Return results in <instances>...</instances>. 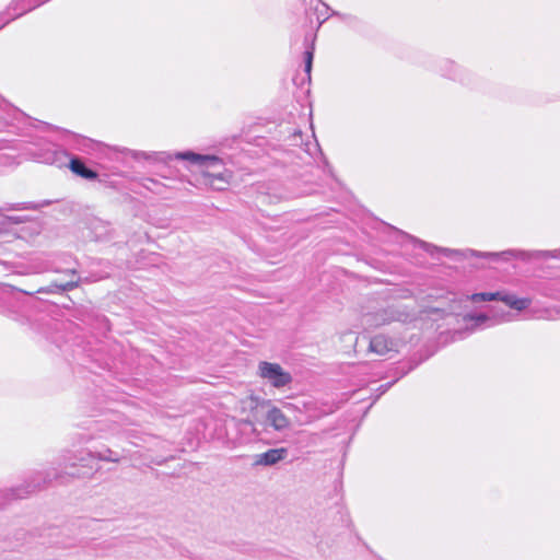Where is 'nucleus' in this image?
<instances>
[{
  "mask_svg": "<svg viewBox=\"0 0 560 560\" xmlns=\"http://www.w3.org/2000/svg\"><path fill=\"white\" fill-rule=\"evenodd\" d=\"M70 168L77 175L86 178V179H95L97 177L96 172L88 168L82 161L79 159H73L70 162Z\"/></svg>",
  "mask_w": 560,
  "mask_h": 560,
  "instance_id": "12",
  "label": "nucleus"
},
{
  "mask_svg": "<svg viewBox=\"0 0 560 560\" xmlns=\"http://www.w3.org/2000/svg\"><path fill=\"white\" fill-rule=\"evenodd\" d=\"M468 299L472 302L499 300V301L504 302L505 305H508L509 307L514 308L516 311H523L530 305L529 299H518L513 294H506V293H502V292L474 293L472 295L468 296Z\"/></svg>",
  "mask_w": 560,
  "mask_h": 560,
  "instance_id": "3",
  "label": "nucleus"
},
{
  "mask_svg": "<svg viewBox=\"0 0 560 560\" xmlns=\"http://www.w3.org/2000/svg\"><path fill=\"white\" fill-rule=\"evenodd\" d=\"M388 243H397L401 246L412 243L419 245L424 252L429 253L431 256H434L435 253H442L445 256L458 255L459 250L450 249L444 247H438L430 243L417 240L411 235L398 230L397 228L387 223V244Z\"/></svg>",
  "mask_w": 560,
  "mask_h": 560,
  "instance_id": "1",
  "label": "nucleus"
},
{
  "mask_svg": "<svg viewBox=\"0 0 560 560\" xmlns=\"http://www.w3.org/2000/svg\"><path fill=\"white\" fill-rule=\"evenodd\" d=\"M392 349L387 346V349H386V352H387V361L388 360H392L394 358V355L392 354Z\"/></svg>",
  "mask_w": 560,
  "mask_h": 560,
  "instance_id": "20",
  "label": "nucleus"
},
{
  "mask_svg": "<svg viewBox=\"0 0 560 560\" xmlns=\"http://www.w3.org/2000/svg\"><path fill=\"white\" fill-rule=\"evenodd\" d=\"M288 454L287 448H271L265 453L258 454L255 457V465L272 466L285 458Z\"/></svg>",
  "mask_w": 560,
  "mask_h": 560,
  "instance_id": "8",
  "label": "nucleus"
},
{
  "mask_svg": "<svg viewBox=\"0 0 560 560\" xmlns=\"http://www.w3.org/2000/svg\"><path fill=\"white\" fill-rule=\"evenodd\" d=\"M370 351L375 352L377 354H383L385 352V341L382 337H374L370 341Z\"/></svg>",
  "mask_w": 560,
  "mask_h": 560,
  "instance_id": "16",
  "label": "nucleus"
},
{
  "mask_svg": "<svg viewBox=\"0 0 560 560\" xmlns=\"http://www.w3.org/2000/svg\"><path fill=\"white\" fill-rule=\"evenodd\" d=\"M63 272L67 273V275H72V276L77 275V270L75 269H68V270H65Z\"/></svg>",
  "mask_w": 560,
  "mask_h": 560,
  "instance_id": "21",
  "label": "nucleus"
},
{
  "mask_svg": "<svg viewBox=\"0 0 560 560\" xmlns=\"http://www.w3.org/2000/svg\"><path fill=\"white\" fill-rule=\"evenodd\" d=\"M445 66L448 67L450 69H447V75L453 79V80H459V81H463V75H462V70L453 62V61H450V60H446L445 61Z\"/></svg>",
  "mask_w": 560,
  "mask_h": 560,
  "instance_id": "15",
  "label": "nucleus"
},
{
  "mask_svg": "<svg viewBox=\"0 0 560 560\" xmlns=\"http://www.w3.org/2000/svg\"><path fill=\"white\" fill-rule=\"evenodd\" d=\"M36 487H32L31 490H21V489H11L7 491H0V506L3 505L7 501L13 500V499H21L25 494H28L31 492H34Z\"/></svg>",
  "mask_w": 560,
  "mask_h": 560,
  "instance_id": "13",
  "label": "nucleus"
},
{
  "mask_svg": "<svg viewBox=\"0 0 560 560\" xmlns=\"http://www.w3.org/2000/svg\"><path fill=\"white\" fill-rule=\"evenodd\" d=\"M314 58V44H312L311 48L307 49L304 54V62H305V72L310 77L312 70V63Z\"/></svg>",
  "mask_w": 560,
  "mask_h": 560,
  "instance_id": "17",
  "label": "nucleus"
},
{
  "mask_svg": "<svg viewBox=\"0 0 560 560\" xmlns=\"http://www.w3.org/2000/svg\"><path fill=\"white\" fill-rule=\"evenodd\" d=\"M231 173L226 170L219 172L205 171V183L215 190H223L230 183Z\"/></svg>",
  "mask_w": 560,
  "mask_h": 560,
  "instance_id": "7",
  "label": "nucleus"
},
{
  "mask_svg": "<svg viewBox=\"0 0 560 560\" xmlns=\"http://www.w3.org/2000/svg\"><path fill=\"white\" fill-rule=\"evenodd\" d=\"M509 316H510L509 312L502 313V314L495 313L492 318L486 314H478V315L468 314L465 316V320L466 322H475V326L477 327V326L483 325L488 320H492V324L509 320L510 319Z\"/></svg>",
  "mask_w": 560,
  "mask_h": 560,
  "instance_id": "10",
  "label": "nucleus"
},
{
  "mask_svg": "<svg viewBox=\"0 0 560 560\" xmlns=\"http://www.w3.org/2000/svg\"><path fill=\"white\" fill-rule=\"evenodd\" d=\"M81 281H82V279L80 277H78L75 280H71L66 283L52 282L49 287L39 289L38 292H40V293H61V292L71 291V290L78 288L80 285Z\"/></svg>",
  "mask_w": 560,
  "mask_h": 560,
  "instance_id": "11",
  "label": "nucleus"
},
{
  "mask_svg": "<svg viewBox=\"0 0 560 560\" xmlns=\"http://www.w3.org/2000/svg\"><path fill=\"white\" fill-rule=\"evenodd\" d=\"M364 319L366 323H370V314H364Z\"/></svg>",
  "mask_w": 560,
  "mask_h": 560,
  "instance_id": "23",
  "label": "nucleus"
},
{
  "mask_svg": "<svg viewBox=\"0 0 560 560\" xmlns=\"http://www.w3.org/2000/svg\"><path fill=\"white\" fill-rule=\"evenodd\" d=\"M258 375L268 381L273 387L282 388L292 382V376L280 364L261 361L258 364Z\"/></svg>",
  "mask_w": 560,
  "mask_h": 560,
  "instance_id": "2",
  "label": "nucleus"
},
{
  "mask_svg": "<svg viewBox=\"0 0 560 560\" xmlns=\"http://www.w3.org/2000/svg\"><path fill=\"white\" fill-rule=\"evenodd\" d=\"M45 1H46V0H43V1H40L39 3H37V4H32V5H30L28 8H22V11H21V12H19L15 16H20V15L24 14L25 12L31 11L32 9H34V8H36L37 5H39V4H42V3H44Z\"/></svg>",
  "mask_w": 560,
  "mask_h": 560,
  "instance_id": "19",
  "label": "nucleus"
},
{
  "mask_svg": "<svg viewBox=\"0 0 560 560\" xmlns=\"http://www.w3.org/2000/svg\"><path fill=\"white\" fill-rule=\"evenodd\" d=\"M481 256H491L499 257L501 256L503 259L517 258L522 260L529 259H549L556 258L560 259V248L555 250H534V252H525V250H504L502 253H487L480 254Z\"/></svg>",
  "mask_w": 560,
  "mask_h": 560,
  "instance_id": "4",
  "label": "nucleus"
},
{
  "mask_svg": "<svg viewBox=\"0 0 560 560\" xmlns=\"http://www.w3.org/2000/svg\"><path fill=\"white\" fill-rule=\"evenodd\" d=\"M90 456L104 462L118 463L120 460V457L110 448H105L104 451L90 453Z\"/></svg>",
  "mask_w": 560,
  "mask_h": 560,
  "instance_id": "14",
  "label": "nucleus"
},
{
  "mask_svg": "<svg viewBox=\"0 0 560 560\" xmlns=\"http://www.w3.org/2000/svg\"><path fill=\"white\" fill-rule=\"evenodd\" d=\"M412 368L409 366L407 370H405V368L401 370L400 374L392 382H387V385H386V388L388 389L394 383H396L398 381L399 377H401L402 375H405L406 373H408Z\"/></svg>",
  "mask_w": 560,
  "mask_h": 560,
  "instance_id": "18",
  "label": "nucleus"
},
{
  "mask_svg": "<svg viewBox=\"0 0 560 560\" xmlns=\"http://www.w3.org/2000/svg\"><path fill=\"white\" fill-rule=\"evenodd\" d=\"M242 409L243 411H248L252 418H247L243 420V423L252 427V431L256 432V428L254 427V421L258 419L259 409H266L270 406V400L261 399L257 396H249L242 400Z\"/></svg>",
  "mask_w": 560,
  "mask_h": 560,
  "instance_id": "5",
  "label": "nucleus"
},
{
  "mask_svg": "<svg viewBox=\"0 0 560 560\" xmlns=\"http://www.w3.org/2000/svg\"><path fill=\"white\" fill-rule=\"evenodd\" d=\"M25 0H16L14 2H12V7L15 9L20 3L24 2Z\"/></svg>",
  "mask_w": 560,
  "mask_h": 560,
  "instance_id": "22",
  "label": "nucleus"
},
{
  "mask_svg": "<svg viewBox=\"0 0 560 560\" xmlns=\"http://www.w3.org/2000/svg\"><path fill=\"white\" fill-rule=\"evenodd\" d=\"M176 159L178 160H187L192 164H198L200 166H205L207 168H214L221 165V160L215 155H202L195 152H179L176 154Z\"/></svg>",
  "mask_w": 560,
  "mask_h": 560,
  "instance_id": "6",
  "label": "nucleus"
},
{
  "mask_svg": "<svg viewBox=\"0 0 560 560\" xmlns=\"http://www.w3.org/2000/svg\"><path fill=\"white\" fill-rule=\"evenodd\" d=\"M267 409V421L276 431H283L290 425V420L287 416L276 406L270 404Z\"/></svg>",
  "mask_w": 560,
  "mask_h": 560,
  "instance_id": "9",
  "label": "nucleus"
}]
</instances>
